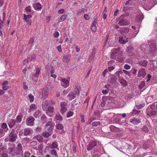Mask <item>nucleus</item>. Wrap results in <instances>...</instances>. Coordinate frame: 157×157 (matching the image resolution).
Listing matches in <instances>:
<instances>
[{
  "mask_svg": "<svg viewBox=\"0 0 157 157\" xmlns=\"http://www.w3.org/2000/svg\"><path fill=\"white\" fill-rule=\"evenodd\" d=\"M70 80V78L69 77H68L67 79L62 78L61 79V85L65 88L69 86Z\"/></svg>",
  "mask_w": 157,
  "mask_h": 157,
  "instance_id": "obj_1",
  "label": "nucleus"
},
{
  "mask_svg": "<svg viewBox=\"0 0 157 157\" xmlns=\"http://www.w3.org/2000/svg\"><path fill=\"white\" fill-rule=\"evenodd\" d=\"M17 147L16 148L17 150V155L19 157H22L23 155L22 147L21 144L19 143L17 144Z\"/></svg>",
  "mask_w": 157,
  "mask_h": 157,
  "instance_id": "obj_2",
  "label": "nucleus"
},
{
  "mask_svg": "<svg viewBox=\"0 0 157 157\" xmlns=\"http://www.w3.org/2000/svg\"><path fill=\"white\" fill-rule=\"evenodd\" d=\"M96 145L97 143L95 141H92L91 142H90L87 146L86 149L88 151H90Z\"/></svg>",
  "mask_w": 157,
  "mask_h": 157,
  "instance_id": "obj_3",
  "label": "nucleus"
},
{
  "mask_svg": "<svg viewBox=\"0 0 157 157\" xmlns=\"http://www.w3.org/2000/svg\"><path fill=\"white\" fill-rule=\"evenodd\" d=\"M35 119L32 116L28 117L26 120L27 124L30 126L33 125Z\"/></svg>",
  "mask_w": 157,
  "mask_h": 157,
  "instance_id": "obj_4",
  "label": "nucleus"
},
{
  "mask_svg": "<svg viewBox=\"0 0 157 157\" xmlns=\"http://www.w3.org/2000/svg\"><path fill=\"white\" fill-rule=\"evenodd\" d=\"M130 22L128 20L125 19H120L118 24L120 26L127 25L129 24Z\"/></svg>",
  "mask_w": 157,
  "mask_h": 157,
  "instance_id": "obj_5",
  "label": "nucleus"
},
{
  "mask_svg": "<svg viewBox=\"0 0 157 157\" xmlns=\"http://www.w3.org/2000/svg\"><path fill=\"white\" fill-rule=\"evenodd\" d=\"M49 90L48 88H44L42 91V98L44 99L46 98L48 94Z\"/></svg>",
  "mask_w": 157,
  "mask_h": 157,
  "instance_id": "obj_6",
  "label": "nucleus"
},
{
  "mask_svg": "<svg viewBox=\"0 0 157 157\" xmlns=\"http://www.w3.org/2000/svg\"><path fill=\"white\" fill-rule=\"evenodd\" d=\"M66 105V104L65 102H63L61 103L60 106L61 109L60 110V112L61 113H64L67 111V108L65 107Z\"/></svg>",
  "mask_w": 157,
  "mask_h": 157,
  "instance_id": "obj_7",
  "label": "nucleus"
},
{
  "mask_svg": "<svg viewBox=\"0 0 157 157\" xmlns=\"http://www.w3.org/2000/svg\"><path fill=\"white\" fill-rule=\"evenodd\" d=\"M150 51L152 52H155L157 50L156 44L155 43H151L150 45Z\"/></svg>",
  "mask_w": 157,
  "mask_h": 157,
  "instance_id": "obj_8",
  "label": "nucleus"
},
{
  "mask_svg": "<svg viewBox=\"0 0 157 157\" xmlns=\"http://www.w3.org/2000/svg\"><path fill=\"white\" fill-rule=\"evenodd\" d=\"M79 86L78 84H77L73 92H72L75 96L79 95Z\"/></svg>",
  "mask_w": 157,
  "mask_h": 157,
  "instance_id": "obj_9",
  "label": "nucleus"
},
{
  "mask_svg": "<svg viewBox=\"0 0 157 157\" xmlns=\"http://www.w3.org/2000/svg\"><path fill=\"white\" fill-rule=\"evenodd\" d=\"M130 122L135 125L138 124L140 122V120L138 118H133L130 120Z\"/></svg>",
  "mask_w": 157,
  "mask_h": 157,
  "instance_id": "obj_10",
  "label": "nucleus"
},
{
  "mask_svg": "<svg viewBox=\"0 0 157 157\" xmlns=\"http://www.w3.org/2000/svg\"><path fill=\"white\" fill-rule=\"evenodd\" d=\"M33 7L35 10H40L42 8V6L39 2H37L34 4L33 5Z\"/></svg>",
  "mask_w": 157,
  "mask_h": 157,
  "instance_id": "obj_11",
  "label": "nucleus"
},
{
  "mask_svg": "<svg viewBox=\"0 0 157 157\" xmlns=\"http://www.w3.org/2000/svg\"><path fill=\"white\" fill-rule=\"evenodd\" d=\"M119 41L121 44H125L126 42L128 41V38H126L125 37L120 36L119 37Z\"/></svg>",
  "mask_w": 157,
  "mask_h": 157,
  "instance_id": "obj_12",
  "label": "nucleus"
},
{
  "mask_svg": "<svg viewBox=\"0 0 157 157\" xmlns=\"http://www.w3.org/2000/svg\"><path fill=\"white\" fill-rule=\"evenodd\" d=\"M146 73L144 69H142L139 70L138 72V76L140 77L142 76L143 78L144 77Z\"/></svg>",
  "mask_w": 157,
  "mask_h": 157,
  "instance_id": "obj_13",
  "label": "nucleus"
},
{
  "mask_svg": "<svg viewBox=\"0 0 157 157\" xmlns=\"http://www.w3.org/2000/svg\"><path fill=\"white\" fill-rule=\"evenodd\" d=\"M120 32L122 33H127L129 31V29L127 27H124L120 29Z\"/></svg>",
  "mask_w": 157,
  "mask_h": 157,
  "instance_id": "obj_14",
  "label": "nucleus"
},
{
  "mask_svg": "<svg viewBox=\"0 0 157 157\" xmlns=\"http://www.w3.org/2000/svg\"><path fill=\"white\" fill-rule=\"evenodd\" d=\"M17 135H10L9 141L11 142H14L17 139Z\"/></svg>",
  "mask_w": 157,
  "mask_h": 157,
  "instance_id": "obj_15",
  "label": "nucleus"
},
{
  "mask_svg": "<svg viewBox=\"0 0 157 157\" xmlns=\"http://www.w3.org/2000/svg\"><path fill=\"white\" fill-rule=\"evenodd\" d=\"M70 56H71L70 55L64 56L63 58V61L65 63H67L70 60Z\"/></svg>",
  "mask_w": 157,
  "mask_h": 157,
  "instance_id": "obj_16",
  "label": "nucleus"
},
{
  "mask_svg": "<svg viewBox=\"0 0 157 157\" xmlns=\"http://www.w3.org/2000/svg\"><path fill=\"white\" fill-rule=\"evenodd\" d=\"M16 123L14 120L11 119L8 123L9 126L10 128L12 127Z\"/></svg>",
  "mask_w": 157,
  "mask_h": 157,
  "instance_id": "obj_17",
  "label": "nucleus"
},
{
  "mask_svg": "<svg viewBox=\"0 0 157 157\" xmlns=\"http://www.w3.org/2000/svg\"><path fill=\"white\" fill-rule=\"evenodd\" d=\"M4 26L3 25V21L0 19V36H3L2 30L3 29Z\"/></svg>",
  "mask_w": 157,
  "mask_h": 157,
  "instance_id": "obj_18",
  "label": "nucleus"
},
{
  "mask_svg": "<svg viewBox=\"0 0 157 157\" xmlns=\"http://www.w3.org/2000/svg\"><path fill=\"white\" fill-rule=\"evenodd\" d=\"M98 147H96V148L94 150V152L92 154L93 157H99V155L97 152L99 151L97 148Z\"/></svg>",
  "mask_w": 157,
  "mask_h": 157,
  "instance_id": "obj_19",
  "label": "nucleus"
},
{
  "mask_svg": "<svg viewBox=\"0 0 157 157\" xmlns=\"http://www.w3.org/2000/svg\"><path fill=\"white\" fill-rule=\"evenodd\" d=\"M36 72L34 75V77L38 78L39 76V74L41 68L39 67H36Z\"/></svg>",
  "mask_w": 157,
  "mask_h": 157,
  "instance_id": "obj_20",
  "label": "nucleus"
},
{
  "mask_svg": "<svg viewBox=\"0 0 157 157\" xmlns=\"http://www.w3.org/2000/svg\"><path fill=\"white\" fill-rule=\"evenodd\" d=\"M75 96L73 93L70 92L67 95V97L69 100H71L75 97Z\"/></svg>",
  "mask_w": 157,
  "mask_h": 157,
  "instance_id": "obj_21",
  "label": "nucleus"
},
{
  "mask_svg": "<svg viewBox=\"0 0 157 157\" xmlns=\"http://www.w3.org/2000/svg\"><path fill=\"white\" fill-rule=\"evenodd\" d=\"M55 119L57 121H61L63 120L62 117L59 114H56L55 116Z\"/></svg>",
  "mask_w": 157,
  "mask_h": 157,
  "instance_id": "obj_22",
  "label": "nucleus"
},
{
  "mask_svg": "<svg viewBox=\"0 0 157 157\" xmlns=\"http://www.w3.org/2000/svg\"><path fill=\"white\" fill-rule=\"evenodd\" d=\"M139 63L140 65L144 67H146L147 65V61L146 60H144L143 61H140Z\"/></svg>",
  "mask_w": 157,
  "mask_h": 157,
  "instance_id": "obj_23",
  "label": "nucleus"
},
{
  "mask_svg": "<svg viewBox=\"0 0 157 157\" xmlns=\"http://www.w3.org/2000/svg\"><path fill=\"white\" fill-rule=\"evenodd\" d=\"M48 111H46V113L49 116V115L48 114V112H50V113L53 112L54 108L53 107L51 106L48 107ZM49 116L50 117L51 116H50V115H49Z\"/></svg>",
  "mask_w": 157,
  "mask_h": 157,
  "instance_id": "obj_24",
  "label": "nucleus"
},
{
  "mask_svg": "<svg viewBox=\"0 0 157 157\" xmlns=\"http://www.w3.org/2000/svg\"><path fill=\"white\" fill-rule=\"evenodd\" d=\"M54 124L51 121H48L46 123L45 126L46 127H49V128L53 127Z\"/></svg>",
  "mask_w": 157,
  "mask_h": 157,
  "instance_id": "obj_25",
  "label": "nucleus"
},
{
  "mask_svg": "<svg viewBox=\"0 0 157 157\" xmlns=\"http://www.w3.org/2000/svg\"><path fill=\"white\" fill-rule=\"evenodd\" d=\"M119 82L122 85L124 86H126L127 84V81L123 78L120 79Z\"/></svg>",
  "mask_w": 157,
  "mask_h": 157,
  "instance_id": "obj_26",
  "label": "nucleus"
},
{
  "mask_svg": "<svg viewBox=\"0 0 157 157\" xmlns=\"http://www.w3.org/2000/svg\"><path fill=\"white\" fill-rule=\"evenodd\" d=\"M133 51V48L131 46H129L127 47V52L129 53H132Z\"/></svg>",
  "mask_w": 157,
  "mask_h": 157,
  "instance_id": "obj_27",
  "label": "nucleus"
},
{
  "mask_svg": "<svg viewBox=\"0 0 157 157\" xmlns=\"http://www.w3.org/2000/svg\"><path fill=\"white\" fill-rule=\"evenodd\" d=\"M117 81V78L115 76H113L109 80V82L111 83H113Z\"/></svg>",
  "mask_w": 157,
  "mask_h": 157,
  "instance_id": "obj_28",
  "label": "nucleus"
},
{
  "mask_svg": "<svg viewBox=\"0 0 157 157\" xmlns=\"http://www.w3.org/2000/svg\"><path fill=\"white\" fill-rule=\"evenodd\" d=\"M41 114V112L39 110H37L35 113L33 115L35 118H37L39 117Z\"/></svg>",
  "mask_w": 157,
  "mask_h": 157,
  "instance_id": "obj_29",
  "label": "nucleus"
},
{
  "mask_svg": "<svg viewBox=\"0 0 157 157\" xmlns=\"http://www.w3.org/2000/svg\"><path fill=\"white\" fill-rule=\"evenodd\" d=\"M67 17V15H62L60 18L59 20V21L60 22L61 21H63L65 19H66Z\"/></svg>",
  "mask_w": 157,
  "mask_h": 157,
  "instance_id": "obj_30",
  "label": "nucleus"
},
{
  "mask_svg": "<svg viewBox=\"0 0 157 157\" xmlns=\"http://www.w3.org/2000/svg\"><path fill=\"white\" fill-rule=\"evenodd\" d=\"M24 135L27 136L30 133L31 130L29 128L26 129L24 130Z\"/></svg>",
  "mask_w": 157,
  "mask_h": 157,
  "instance_id": "obj_31",
  "label": "nucleus"
},
{
  "mask_svg": "<svg viewBox=\"0 0 157 157\" xmlns=\"http://www.w3.org/2000/svg\"><path fill=\"white\" fill-rule=\"evenodd\" d=\"M112 54H118L119 51L120 49L119 48H116L113 49L112 50Z\"/></svg>",
  "mask_w": 157,
  "mask_h": 157,
  "instance_id": "obj_32",
  "label": "nucleus"
},
{
  "mask_svg": "<svg viewBox=\"0 0 157 157\" xmlns=\"http://www.w3.org/2000/svg\"><path fill=\"white\" fill-rule=\"evenodd\" d=\"M122 72L121 71H117L115 73L114 75L119 78H121V75L122 74Z\"/></svg>",
  "mask_w": 157,
  "mask_h": 157,
  "instance_id": "obj_33",
  "label": "nucleus"
},
{
  "mask_svg": "<svg viewBox=\"0 0 157 157\" xmlns=\"http://www.w3.org/2000/svg\"><path fill=\"white\" fill-rule=\"evenodd\" d=\"M36 138V139L40 142H42L43 140V137H42L40 135H37L35 136Z\"/></svg>",
  "mask_w": 157,
  "mask_h": 157,
  "instance_id": "obj_34",
  "label": "nucleus"
},
{
  "mask_svg": "<svg viewBox=\"0 0 157 157\" xmlns=\"http://www.w3.org/2000/svg\"><path fill=\"white\" fill-rule=\"evenodd\" d=\"M140 112V111L137 110L135 109H133L132 110V111L131 114L132 116H134L137 113H139Z\"/></svg>",
  "mask_w": 157,
  "mask_h": 157,
  "instance_id": "obj_35",
  "label": "nucleus"
},
{
  "mask_svg": "<svg viewBox=\"0 0 157 157\" xmlns=\"http://www.w3.org/2000/svg\"><path fill=\"white\" fill-rule=\"evenodd\" d=\"M107 9L106 8H105L104 10V12L103 13V18L104 19H105L106 18V17H107Z\"/></svg>",
  "mask_w": 157,
  "mask_h": 157,
  "instance_id": "obj_36",
  "label": "nucleus"
},
{
  "mask_svg": "<svg viewBox=\"0 0 157 157\" xmlns=\"http://www.w3.org/2000/svg\"><path fill=\"white\" fill-rule=\"evenodd\" d=\"M100 124V123L99 121H94L92 123V125L93 126H97L98 125H99Z\"/></svg>",
  "mask_w": 157,
  "mask_h": 157,
  "instance_id": "obj_37",
  "label": "nucleus"
},
{
  "mask_svg": "<svg viewBox=\"0 0 157 157\" xmlns=\"http://www.w3.org/2000/svg\"><path fill=\"white\" fill-rule=\"evenodd\" d=\"M137 18H138L139 21H140L142 20L144 18V16L143 14L141 13L138 15L137 16Z\"/></svg>",
  "mask_w": 157,
  "mask_h": 157,
  "instance_id": "obj_38",
  "label": "nucleus"
},
{
  "mask_svg": "<svg viewBox=\"0 0 157 157\" xmlns=\"http://www.w3.org/2000/svg\"><path fill=\"white\" fill-rule=\"evenodd\" d=\"M110 131L112 132H117L119 130V128H109Z\"/></svg>",
  "mask_w": 157,
  "mask_h": 157,
  "instance_id": "obj_39",
  "label": "nucleus"
},
{
  "mask_svg": "<svg viewBox=\"0 0 157 157\" xmlns=\"http://www.w3.org/2000/svg\"><path fill=\"white\" fill-rule=\"evenodd\" d=\"M24 19L26 22L27 24L29 25H31L32 23L31 20L30 19H27L24 18Z\"/></svg>",
  "mask_w": 157,
  "mask_h": 157,
  "instance_id": "obj_40",
  "label": "nucleus"
},
{
  "mask_svg": "<svg viewBox=\"0 0 157 157\" xmlns=\"http://www.w3.org/2000/svg\"><path fill=\"white\" fill-rule=\"evenodd\" d=\"M57 146V145L56 143L55 142H53L52 144L51 148H55Z\"/></svg>",
  "mask_w": 157,
  "mask_h": 157,
  "instance_id": "obj_41",
  "label": "nucleus"
},
{
  "mask_svg": "<svg viewBox=\"0 0 157 157\" xmlns=\"http://www.w3.org/2000/svg\"><path fill=\"white\" fill-rule=\"evenodd\" d=\"M73 114V113L72 112L69 111L68 112L67 114V117L68 118L72 116Z\"/></svg>",
  "mask_w": 157,
  "mask_h": 157,
  "instance_id": "obj_42",
  "label": "nucleus"
},
{
  "mask_svg": "<svg viewBox=\"0 0 157 157\" xmlns=\"http://www.w3.org/2000/svg\"><path fill=\"white\" fill-rule=\"evenodd\" d=\"M17 122L19 123L21 122L22 120V117L21 116H18L16 118Z\"/></svg>",
  "mask_w": 157,
  "mask_h": 157,
  "instance_id": "obj_43",
  "label": "nucleus"
},
{
  "mask_svg": "<svg viewBox=\"0 0 157 157\" xmlns=\"http://www.w3.org/2000/svg\"><path fill=\"white\" fill-rule=\"evenodd\" d=\"M42 135L45 137L48 138L50 136L49 133L47 132H44L43 133Z\"/></svg>",
  "mask_w": 157,
  "mask_h": 157,
  "instance_id": "obj_44",
  "label": "nucleus"
},
{
  "mask_svg": "<svg viewBox=\"0 0 157 157\" xmlns=\"http://www.w3.org/2000/svg\"><path fill=\"white\" fill-rule=\"evenodd\" d=\"M85 11V9L83 8H82L81 9H79L77 12V14H80L82 13L83 12H84Z\"/></svg>",
  "mask_w": 157,
  "mask_h": 157,
  "instance_id": "obj_45",
  "label": "nucleus"
},
{
  "mask_svg": "<svg viewBox=\"0 0 157 157\" xmlns=\"http://www.w3.org/2000/svg\"><path fill=\"white\" fill-rule=\"evenodd\" d=\"M29 98L30 101H33L34 100V96L30 94L29 96Z\"/></svg>",
  "mask_w": 157,
  "mask_h": 157,
  "instance_id": "obj_46",
  "label": "nucleus"
},
{
  "mask_svg": "<svg viewBox=\"0 0 157 157\" xmlns=\"http://www.w3.org/2000/svg\"><path fill=\"white\" fill-rule=\"evenodd\" d=\"M17 132H15V130L14 129H12V130L11 131V132L10 133V135H17Z\"/></svg>",
  "mask_w": 157,
  "mask_h": 157,
  "instance_id": "obj_47",
  "label": "nucleus"
},
{
  "mask_svg": "<svg viewBox=\"0 0 157 157\" xmlns=\"http://www.w3.org/2000/svg\"><path fill=\"white\" fill-rule=\"evenodd\" d=\"M144 105L143 104H140L139 105H136V107L138 109H140L144 107Z\"/></svg>",
  "mask_w": 157,
  "mask_h": 157,
  "instance_id": "obj_48",
  "label": "nucleus"
},
{
  "mask_svg": "<svg viewBox=\"0 0 157 157\" xmlns=\"http://www.w3.org/2000/svg\"><path fill=\"white\" fill-rule=\"evenodd\" d=\"M123 71L125 74H126L128 76H130L131 75V73L130 72L126 70H123Z\"/></svg>",
  "mask_w": 157,
  "mask_h": 157,
  "instance_id": "obj_49",
  "label": "nucleus"
},
{
  "mask_svg": "<svg viewBox=\"0 0 157 157\" xmlns=\"http://www.w3.org/2000/svg\"><path fill=\"white\" fill-rule=\"evenodd\" d=\"M150 113L152 115H156L157 114V112L156 111L152 110L150 111Z\"/></svg>",
  "mask_w": 157,
  "mask_h": 157,
  "instance_id": "obj_50",
  "label": "nucleus"
},
{
  "mask_svg": "<svg viewBox=\"0 0 157 157\" xmlns=\"http://www.w3.org/2000/svg\"><path fill=\"white\" fill-rule=\"evenodd\" d=\"M30 108L31 109H33L34 110H35L36 109V106L35 104L31 105L30 106Z\"/></svg>",
  "mask_w": 157,
  "mask_h": 157,
  "instance_id": "obj_51",
  "label": "nucleus"
},
{
  "mask_svg": "<svg viewBox=\"0 0 157 157\" xmlns=\"http://www.w3.org/2000/svg\"><path fill=\"white\" fill-rule=\"evenodd\" d=\"M124 68L125 69L129 70L130 69L131 66L127 64H125L124 66Z\"/></svg>",
  "mask_w": 157,
  "mask_h": 157,
  "instance_id": "obj_52",
  "label": "nucleus"
},
{
  "mask_svg": "<svg viewBox=\"0 0 157 157\" xmlns=\"http://www.w3.org/2000/svg\"><path fill=\"white\" fill-rule=\"evenodd\" d=\"M32 15H26L24 14V18L27 19H30L32 17Z\"/></svg>",
  "mask_w": 157,
  "mask_h": 157,
  "instance_id": "obj_53",
  "label": "nucleus"
},
{
  "mask_svg": "<svg viewBox=\"0 0 157 157\" xmlns=\"http://www.w3.org/2000/svg\"><path fill=\"white\" fill-rule=\"evenodd\" d=\"M25 10L27 12H30L31 11V7L30 6L27 7L25 8Z\"/></svg>",
  "mask_w": 157,
  "mask_h": 157,
  "instance_id": "obj_54",
  "label": "nucleus"
},
{
  "mask_svg": "<svg viewBox=\"0 0 157 157\" xmlns=\"http://www.w3.org/2000/svg\"><path fill=\"white\" fill-rule=\"evenodd\" d=\"M36 60L35 56L34 54H32L31 55V60L32 61H34Z\"/></svg>",
  "mask_w": 157,
  "mask_h": 157,
  "instance_id": "obj_55",
  "label": "nucleus"
},
{
  "mask_svg": "<svg viewBox=\"0 0 157 157\" xmlns=\"http://www.w3.org/2000/svg\"><path fill=\"white\" fill-rule=\"evenodd\" d=\"M97 19H94L93 22L92 24V26H96L97 24Z\"/></svg>",
  "mask_w": 157,
  "mask_h": 157,
  "instance_id": "obj_56",
  "label": "nucleus"
},
{
  "mask_svg": "<svg viewBox=\"0 0 157 157\" xmlns=\"http://www.w3.org/2000/svg\"><path fill=\"white\" fill-rule=\"evenodd\" d=\"M114 68L115 67L113 66H110L108 67V71L110 72L113 71Z\"/></svg>",
  "mask_w": 157,
  "mask_h": 157,
  "instance_id": "obj_57",
  "label": "nucleus"
},
{
  "mask_svg": "<svg viewBox=\"0 0 157 157\" xmlns=\"http://www.w3.org/2000/svg\"><path fill=\"white\" fill-rule=\"evenodd\" d=\"M56 48L57 49L58 52H61L62 51V49L61 48V46L60 45L56 47Z\"/></svg>",
  "mask_w": 157,
  "mask_h": 157,
  "instance_id": "obj_58",
  "label": "nucleus"
},
{
  "mask_svg": "<svg viewBox=\"0 0 157 157\" xmlns=\"http://www.w3.org/2000/svg\"><path fill=\"white\" fill-rule=\"evenodd\" d=\"M84 17L86 20H88L90 18L89 16L87 14H85L84 15Z\"/></svg>",
  "mask_w": 157,
  "mask_h": 157,
  "instance_id": "obj_59",
  "label": "nucleus"
},
{
  "mask_svg": "<svg viewBox=\"0 0 157 157\" xmlns=\"http://www.w3.org/2000/svg\"><path fill=\"white\" fill-rule=\"evenodd\" d=\"M101 92L102 94H106L108 93V90L107 89L103 90H102Z\"/></svg>",
  "mask_w": 157,
  "mask_h": 157,
  "instance_id": "obj_60",
  "label": "nucleus"
},
{
  "mask_svg": "<svg viewBox=\"0 0 157 157\" xmlns=\"http://www.w3.org/2000/svg\"><path fill=\"white\" fill-rule=\"evenodd\" d=\"M96 26H91V29L93 31L95 32L96 30Z\"/></svg>",
  "mask_w": 157,
  "mask_h": 157,
  "instance_id": "obj_61",
  "label": "nucleus"
},
{
  "mask_svg": "<svg viewBox=\"0 0 157 157\" xmlns=\"http://www.w3.org/2000/svg\"><path fill=\"white\" fill-rule=\"evenodd\" d=\"M54 36L55 38L58 37L59 36V34L58 32H56L54 33Z\"/></svg>",
  "mask_w": 157,
  "mask_h": 157,
  "instance_id": "obj_62",
  "label": "nucleus"
},
{
  "mask_svg": "<svg viewBox=\"0 0 157 157\" xmlns=\"http://www.w3.org/2000/svg\"><path fill=\"white\" fill-rule=\"evenodd\" d=\"M8 84V82L7 81H4L2 84V86H7Z\"/></svg>",
  "mask_w": 157,
  "mask_h": 157,
  "instance_id": "obj_63",
  "label": "nucleus"
},
{
  "mask_svg": "<svg viewBox=\"0 0 157 157\" xmlns=\"http://www.w3.org/2000/svg\"><path fill=\"white\" fill-rule=\"evenodd\" d=\"M34 42V39L33 38H31L29 41V44H32Z\"/></svg>",
  "mask_w": 157,
  "mask_h": 157,
  "instance_id": "obj_64",
  "label": "nucleus"
}]
</instances>
